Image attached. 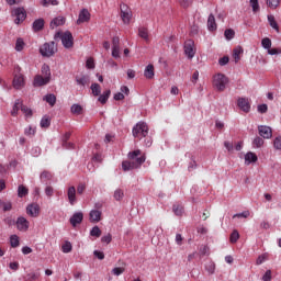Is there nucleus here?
<instances>
[{
	"mask_svg": "<svg viewBox=\"0 0 281 281\" xmlns=\"http://www.w3.org/2000/svg\"><path fill=\"white\" fill-rule=\"evenodd\" d=\"M110 95H111V90H106L103 94L99 97V102H101V104H106Z\"/></svg>",
	"mask_w": 281,
	"mask_h": 281,
	"instance_id": "35",
	"label": "nucleus"
},
{
	"mask_svg": "<svg viewBox=\"0 0 281 281\" xmlns=\"http://www.w3.org/2000/svg\"><path fill=\"white\" fill-rule=\"evenodd\" d=\"M224 36L227 41H232V38H234V36H236V32H234V30L232 29H227L225 32H224Z\"/></svg>",
	"mask_w": 281,
	"mask_h": 281,
	"instance_id": "44",
	"label": "nucleus"
},
{
	"mask_svg": "<svg viewBox=\"0 0 281 281\" xmlns=\"http://www.w3.org/2000/svg\"><path fill=\"white\" fill-rule=\"evenodd\" d=\"M70 137L71 133L67 132L61 138L63 147L67 148L68 150L75 148V145L72 143H69Z\"/></svg>",
	"mask_w": 281,
	"mask_h": 281,
	"instance_id": "18",
	"label": "nucleus"
},
{
	"mask_svg": "<svg viewBox=\"0 0 281 281\" xmlns=\"http://www.w3.org/2000/svg\"><path fill=\"white\" fill-rule=\"evenodd\" d=\"M91 91L93 95L98 97L100 93H102V88L98 83H92Z\"/></svg>",
	"mask_w": 281,
	"mask_h": 281,
	"instance_id": "37",
	"label": "nucleus"
},
{
	"mask_svg": "<svg viewBox=\"0 0 281 281\" xmlns=\"http://www.w3.org/2000/svg\"><path fill=\"white\" fill-rule=\"evenodd\" d=\"M70 111L75 115H80V113H82V105H80V104H72L71 108H70Z\"/></svg>",
	"mask_w": 281,
	"mask_h": 281,
	"instance_id": "38",
	"label": "nucleus"
},
{
	"mask_svg": "<svg viewBox=\"0 0 281 281\" xmlns=\"http://www.w3.org/2000/svg\"><path fill=\"white\" fill-rule=\"evenodd\" d=\"M184 54L188 56V58L192 59L194 54H196V48H194V41L188 40L184 43Z\"/></svg>",
	"mask_w": 281,
	"mask_h": 281,
	"instance_id": "10",
	"label": "nucleus"
},
{
	"mask_svg": "<svg viewBox=\"0 0 281 281\" xmlns=\"http://www.w3.org/2000/svg\"><path fill=\"white\" fill-rule=\"evenodd\" d=\"M261 45L265 49H271V38L266 37L261 41Z\"/></svg>",
	"mask_w": 281,
	"mask_h": 281,
	"instance_id": "49",
	"label": "nucleus"
},
{
	"mask_svg": "<svg viewBox=\"0 0 281 281\" xmlns=\"http://www.w3.org/2000/svg\"><path fill=\"white\" fill-rule=\"evenodd\" d=\"M60 25H65V18L64 16H57L50 22V27L54 30V27H58Z\"/></svg>",
	"mask_w": 281,
	"mask_h": 281,
	"instance_id": "27",
	"label": "nucleus"
},
{
	"mask_svg": "<svg viewBox=\"0 0 281 281\" xmlns=\"http://www.w3.org/2000/svg\"><path fill=\"white\" fill-rule=\"evenodd\" d=\"M15 225L19 232H27L30 229V221L23 216L18 217Z\"/></svg>",
	"mask_w": 281,
	"mask_h": 281,
	"instance_id": "11",
	"label": "nucleus"
},
{
	"mask_svg": "<svg viewBox=\"0 0 281 281\" xmlns=\"http://www.w3.org/2000/svg\"><path fill=\"white\" fill-rule=\"evenodd\" d=\"M76 82H77V85H80L81 87H87V85H89V82H91V80L89 79V76L83 75L80 77H76Z\"/></svg>",
	"mask_w": 281,
	"mask_h": 281,
	"instance_id": "23",
	"label": "nucleus"
},
{
	"mask_svg": "<svg viewBox=\"0 0 281 281\" xmlns=\"http://www.w3.org/2000/svg\"><path fill=\"white\" fill-rule=\"evenodd\" d=\"M23 47H25V42H23V38H18L15 43L16 52H23Z\"/></svg>",
	"mask_w": 281,
	"mask_h": 281,
	"instance_id": "45",
	"label": "nucleus"
},
{
	"mask_svg": "<svg viewBox=\"0 0 281 281\" xmlns=\"http://www.w3.org/2000/svg\"><path fill=\"white\" fill-rule=\"evenodd\" d=\"M133 16V13L131 12V9L126 4H121V19L125 25H128L131 23V19Z\"/></svg>",
	"mask_w": 281,
	"mask_h": 281,
	"instance_id": "7",
	"label": "nucleus"
},
{
	"mask_svg": "<svg viewBox=\"0 0 281 281\" xmlns=\"http://www.w3.org/2000/svg\"><path fill=\"white\" fill-rule=\"evenodd\" d=\"M90 236H94L95 238H100V236H102V231L100 229V227L94 226L90 231Z\"/></svg>",
	"mask_w": 281,
	"mask_h": 281,
	"instance_id": "41",
	"label": "nucleus"
},
{
	"mask_svg": "<svg viewBox=\"0 0 281 281\" xmlns=\"http://www.w3.org/2000/svg\"><path fill=\"white\" fill-rule=\"evenodd\" d=\"M44 100L50 105L54 106L56 104V95L55 94H47L44 97Z\"/></svg>",
	"mask_w": 281,
	"mask_h": 281,
	"instance_id": "36",
	"label": "nucleus"
},
{
	"mask_svg": "<svg viewBox=\"0 0 281 281\" xmlns=\"http://www.w3.org/2000/svg\"><path fill=\"white\" fill-rule=\"evenodd\" d=\"M263 281H271V270H267L262 277Z\"/></svg>",
	"mask_w": 281,
	"mask_h": 281,
	"instance_id": "64",
	"label": "nucleus"
},
{
	"mask_svg": "<svg viewBox=\"0 0 281 281\" xmlns=\"http://www.w3.org/2000/svg\"><path fill=\"white\" fill-rule=\"evenodd\" d=\"M114 199H115V201H122V199H124V190L116 189L114 191Z\"/></svg>",
	"mask_w": 281,
	"mask_h": 281,
	"instance_id": "42",
	"label": "nucleus"
},
{
	"mask_svg": "<svg viewBox=\"0 0 281 281\" xmlns=\"http://www.w3.org/2000/svg\"><path fill=\"white\" fill-rule=\"evenodd\" d=\"M243 53H244V49L241 48V46H237L233 49V58H234L235 63L240 61V55Z\"/></svg>",
	"mask_w": 281,
	"mask_h": 281,
	"instance_id": "26",
	"label": "nucleus"
},
{
	"mask_svg": "<svg viewBox=\"0 0 281 281\" xmlns=\"http://www.w3.org/2000/svg\"><path fill=\"white\" fill-rule=\"evenodd\" d=\"M173 210V214H176V216H181L183 214V206L179 205V204H175L172 206Z\"/></svg>",
	"mask_w": 281,
	"mask_h": 281,
	"instance_id": "43",
	"label": "nucleus"
},
{
	"mask_svg": "<svg viewBox=\"0 0 281 281\" xmlns=\"http://www.w3.org/2000/svg\"><path fill=\"white\" fill-rule=\"evenodd\" d=\"M74 247L71 246V244L69 241H66L63 246H61V250L64 254H70L71 249Z\"/></svg>",
	"mask_w": 281,
	"mask_h": 281,
	"instance_id": "48",
	"label": "nucleus"
},
{
	"mask_svg": "<svg viewBox=\"0 0 281 281\" xmlns=\"http://www.w3.org/2000/svg\"><path fill=\"white\" fill-rule=\"evenodd\" d=\"M89 21H91V13H89V10L82 9L79 13L77 25H81V23H89Z\"/></svg>",
	"mask_w": 281,
	"mask_h": 281,
	"instance_id": "12",
	"label": "nucleus"
},
{
	"mask_svg": "<svg viewBox=\"0 0 281 281\" xmlns=\"http://www.w3.org/2000/svg\"><path fill=\"white\" fill-rule=\"evenodd\" d=\"M257 111H258V113H267V111H269V106L265 103L260 104V105H258Z\"/></svg>",
	"mask_w": 281,
	"mask_h": 281,
	"instance_id": "54",
	"label": "nucleus"
},
{
	"mask_svg": "<svg viewBox=\"0 0 281 281\" xmlns=\"http://www.w3.org/2000/svg\"><path fill=\"white\" fill-rule=\"evenodd\" d=\"M41 212V206H38V204H29L26 207V214H29V216H32L33 218H36V216H38Z\"/></svg>",
	"mask_w": 281,
	"mask_h": 281,
	"instance_id": "15",
	"label": "nucleus"
},
{
	"mask_svg": "<svg viewBox=\"0 0 281 281\" xmlns=\"http://www.w3.org/2000/svg\"><path fill=\"white\" fill-rule=\"evenodd\" d=\"M45 194L46 196H54V188L52 186H47L45 188Z\"/></svg>",
	"mask_w": 281,
	"mask_h": 281,
	"instance_id": "56",
	"label": "nucleus"
},
{
	"mask_svg": "<svg viewBox=\"0 0 281 281\" xmlns=\"http://www.w3.org/2000/svg\"><path fill=\"white\" fill-rule=\"evenodd\" d=\"M22 105H23V101H21V99L15 100V103H14L13 109L11 111V115L13 117H16V115H19V110L21 109Z\"/></svg>",
	"mask_w": 281,
	"mask_h": 281,
	"instance_id": "25",
	"label": "nucleus"
},
{
	"mask_svg": "<svg viewBox=\"0 0 281 281\" xmlns=\"http://www.w3.org/2000/svg\"><path fill=\"white\" fill-rule=\"evenodd\" d=\"M250 5L252 8V12H258V10H260V4L258 3V0H250Z\"/></svg>",
	"mask_w": 281,
	"mask_h": 281,
	"instance_id": "51",
	"label": "nucleus"
},
{
	"mask_svg": "<svg viewBox=\"0 0 281 281\" xmlns=\"http://www.w3.org/2000/svg\"><path fill=\"white\" fill-rule=\"evenodd\" d=\"M23 87H25V77L22 74L14 75L13 88L23 89Z\"/></svg>",
	"mask_w": 281,
	"mask_h": 281,
	"instance_id": "14",
	"label": "nucleus"
},
{
	"mask_svg": "<svg viewBox=\"0 0 281 281\" xmlns=\"http://www.w3.org/2000/svg\"><path fill=\"white\" fill-rule=\"evenodd\" d=\"M111 240H113V237L111 236V234L104 235L101 238V243H106V245H109V243H111Z\"/></svg>",
	"mask_w": 281,
	"mask_h": 281,
	"instance_id": "59",
	"label": "nucleus"
},
{
	"mask_svg": "<svg viewBox=\"0 0 281 281\" xmlns=\"http://www.w3.org/2000/svg\"><path fill=\"white\" fill-rule=\"evenodd\" d=\"M273 145L277 150H281V136L274 138Z\"/></svg>",
	"mask_w": 281,
	"mask_h": 281,
	"instance_id": "55",
	"label": "nucleus"
},
{
	"mask_svg": "<svg viewBox=\"0 0 281 281\" xmlns=\"http://www.w3.org/2000/svg\"><path fill=\"white\" fill-rule=\"evenodd\" d=\"M90 222L91 223H100L101 218H102V212L98 211V210H92L90 212Z\"/></svg>",
	"mask_w": 281,
	"mask_h": 281,
	"instance_id": "20",
	"label": "nucleus"
},
{
	"mask_svg": "<svg viewBox=\"0 0 281 281\" xmlns=\"http://www.w3.org/2000/svg\"><path fill=\"white\" fill-rule=\"evenodd\" d=\"M124 271H125V269L124 268H114L113 270H112V273L114 274V276H122V273H124Z\"/></svg>",
	"mask_w": 281,
	"mask_h": 281,
	"instance_id": "60",
	"label": "nucleus"
},
{
	"mask_svg": "<svg viewBox=\"0 0 281 281\" xmlns=\"http://www.w3.org/2000/svg\"><path fill=\"white\" fill-rule=\"evenodd\" d=\"M85 218V215L82 212H77L70 217V224L72 227H76V225H80L82 223V220Z\"/></svg>",
	"mask_w": 281,
	"mask_h": 281,
	"instance_id": "16",
	"label": "nucleus"
},
{
	"mask_svg": "<svg viewBox=\"0 0 281 281\" xmlns=\"http://www.w3.org/2000/svg\"><path fill=\"white\" fill-rule=\"evenodd\" d=\"M237 106L243 111L244 113H249L251 111V103L249 102L248 98H238L237 99Z\"/></svg>",
	"mask_w": 281,
	"mask_h": 281,
	"instance_id": "8",
	"label": "nucleus"
},
{
	"mask_svg": "<svg viewBox=\"0 0 281 281\" xmlns=\"http://www.w3.org/2000/svg\"><path fill=\"white\" fill-rule=\"evenodd\" d=\"M50 124H52V121L49 120V116H43V119L41 120V127L49 128Z\"/></svg>",
	"mask_w": 281,
	"mask_h": 281,
	"instance_id": "40",
	"label": "nucleus"
},
{
	"mask_svg": "<svg viewBox=\"0 0 281 281\" xmlns=\"http://www.w3.org/2000/svg\"><path fill=\"white\" fill-rule=\"evenodd\" d=\"M268 8H271V10H276L278 5H280V0H267Z\"/></svg>",
	"mask_w": 281,
	"mask_h": 281,
	"instance_id": "46",
	"label": "nucleus"
},
{
	"mask_svg": "<svg viewBox=\"0 0 281 281\" xmlns=\"http://www.w3.org/2000/svg\"><path fill=\"white\" fill-rule=\"evenodd\" d=\"M86 66L88 69H95V63L93 61V58H88L86 61Z\"/></svg>",
	"mask_w": 281,
	"mask_h": 281,
	"instance_id": "52",
	"label": "nucleus"
},
{
	"mask_svg": "<svg viewBox=\"0 0 281 281\" xmlns=\"http://www.w3.org/2000/svg\"><path fill=\"white\" fill-rule=\"evenodd\" d=\"M21 111L26 115V117H32V110L25 105H21Z\"/></svg>",
	"mask_w": 281,
	"mask_h": 281,
	"instance_id": "50",
	"label": "nucleus"
},
{
	"mask_svg": "<svg viewBox=\"0 0 281 281\" xmlns=\"http://www.w3.org/2000/svg\"><path fill=\"white\" fill-rule=\"evenodd\" d=\"M127 159L130 160H124L122 162V169L124 172L142 168V164L146 161V154H143L140 149H136L127 154Z\"/></svg>",
	"mask_w": 281,
	"mask_h": 281,
	"instance_id": "1",
	"label": "nucleus"
},
{
	"mask_svg": "<svg viewBox=\"0 0 281 281\" xmlns=\"http://www.w3.org/2000/svg\"><path fill=\"white\" fill-rule=\"evenodd\" d=\"M205 270L210 276L214 274V271H216V263L214 261H210L205 265Z\"/></svg>",
	"mask_w": 281,
	"mask_h": 281,
	"instance_id": "32",
	"label": "nucleus"
},
{
	"mask_svg": "<svg viewBox=\"0 0 281 281\" xmlns=\"http://www.w3.org/2000/svg\"><path fill=\"white\" fill-rule=\"evenodd\" d=\"M58 52V47L55 42L45 43L40 47V54L46 58L54 56Z\"/></svg>",
	"mask_w": 281,
	"mask_h": 281,
	"instance_id": "4",
	"label": "nucleus"
},
{
	"mask_svg": "<svg viewBox=\"0 0 281 281\" xmlns=\"http://www.w3.org/2000/svg\"><path fill=\"white\" fill-rule=\"evenodd\" d=\"M27 188L23 184H20L18 188V196H20V199H23V196H27Z\"/></svg>",
	"mask_w": 281,
	"mask_h": 281,
	"instance_id": "33",
	"label": "nucleus"
},
{
	"mask_svg": "<svg viewBox=\"0 0 281 281\" xmlns=\"http://www.w3.org/2000/svg\"><path fill=\"white\" fill-rule=\"evenodd\" d=\"M49 77H43V75H36L33 81L34 87H45V85H49Z\"/></svg>",
	"mask_w": 281,
	"mask_h": 281,
	"instance_id": "13",
	"label": "nucleus"
},
{
	"mask_svg": "<svg viewBox=\"0 0 281 281\" xmlns=\"http://www.w3.org/2000/svg\"><path fill=\"white\" fill-rule=\"evenodd\" d=\"M138 36L140 37V38H143L144 41H146V43H148V41H149V35H148V29H146V27H139L138 29Z\"/></svg>",
	"mask_w": 281,
	"mask_h": 281,
	"instance_id": "28",
	"label": "nucleus"
},
{
	"mask_svg": "<svg viewBox=\"0 0 281 281\" xmlns=\"http://www.w3.org/2000/svg\"><path fill=\"white\" fill-rule=\"evenodd\" d=\"M12 16H15L14 23L19 25L20 23H23V21H25V19L27 18V13L25 12V9L16 8L12 11Z\"/></svg>",
	"mask_w": 281,
	"mask_h": 281,
	"instance_id": "6",
	"label": "nucleus"
},
{
	"mask_svg": "<svg viewBox=\"0 0 281 281\" xmlns=\"http://www.w3.org/2000/svg\"><path fill=\"white\" fill-rule=\"evenodd\" d=\"M52 172L49 171H43L40 176V179L43 183H45L46 181H52Z\"/></svg>",
	"mask_w": 281,
	"mask_h": 281,
	"instance_id": "34",
	"label": "nucleus"
},
{
	"mask_svg": "<svg viewBox=\"0 0 281 281\" xmlns=\"http://www.w3.org/2000/svg\"><path fill=\"white\" fill-rule=\"evenodd\" d=\"M113 58H120V46H112Z\"/></svg>",
	"mask_w": 281,
	"mask_h": 281,
	"instance_id": "53",
	"label": "nucleus"
},
{
	"mask_svg": "<svg viewBox=\"0 0 281 281\" xmlns=\"http://www.w3.org/2000/svg\"><path fill=\"white\" fill-rule=\"evenodd\" d=\"M42 76L44 78H48L49 80H52V70L49 69V66H47L46 64L42 66Z\"/></svg>",
	"mask_w": 281,
	"mask_h": 281,
	"instance_id": "29",
	"label": "nucleus"
},
{
	"mask_svg": "<svg viewBox=\"0 0 281 281\" xmlns=\"http://www.w3.org/2000/svg\"><path fill=\"white\" fill-rule=\"evenodd\" d=\"M55 38H60L66 49H71V47H74V35L69 31H66L64 33L57 32L55 34Z\"/></svg>",
	"mask_w": 281,
	"mask_h": 281,
	"instance_id": "2",
	"label": "nucleus"
},
{
	"mask_svg": "<svg viewBox=\"0 0 281 281\" xmlns=\"http://www.w3.org/2000/svg\"><path fill=\"white\" fill-rule=\"evenodd\" d=\"M200 254H201V256H207L210 254V247L201 246Z\"/></svg>",
	"mask_w": 281,
	"mask_h": 281,
	"instance_id": "57",
	"label": "nucleus"
},
{
	"mask_svg": "<svg viewBox=\"0 0 281 281\" xmlns=\"http://www.w3.org/2000/svg\"><path fill=\"white\" fill-rule=\"evenodd\" d=\"M258 133L263 139H271L273 137V130L267 125H259Z\"/></svg>",
	"mask_w": 281,
	"mask_h": 281,
	"instance_id": "9",
	"label": "nucleus"
},
{
	"mask_svg": "<svg viewBox=\"0 0 281 281\" xmlns=\"http://www.w3.org/2000/svg\"><path fill=\"white\" fill-rule=\"evenodd\" d=\"M227 82H229V79L223 74H217L213 77V87L218 91H225Z\"/></svg>",
	"mask_w": 281,
	"mask_h": 281,
	"instance_id": "5",
	"label": "nucleus"
},
{
	"mask_svg": "<svg viewBox=\"0 0 281 281\" xmlns=\"http://www.w3.org/2000/svg\"><path fill=\"white\" fill-rule=\"evenodd\" d=\"M144 76L147 80H153L155 78V66H153V64H149L145 68Z\"/></svg>",
	"mask_w": 281,
	"mask_h": 281,
	"instance_id": "19",
	"label": "nucleus"
},
{
	"mask_svg": "<svg viewBox=\"0 0 281 281\" xmlns=\"http://www.w3.org/2000/svg\"><path fill=\"white\" fill-rule=\"evenodd\" d=\"M67 196L70 205H76V187H69L67 190Z\"/></svg>",
	"mask_w": 281,
	"mask_h": 281,
	"instance_id": "17",
	"label": "nucleus"
},
{
	"mask_svg": "<svg viewBox=\"0 0 281 281\" xmlns=\"http://www.w3.org/2000/svg\"><path fill=\"white\" fill-rule=\"evenodd\" d=\"M256 161H258V156L252 151H249L245 155V162L247 166H249V164H256Z\"/></svg>",
	"mask_w": 281,
	"mask_h": 281,
	"instance_id": "22",
	"label": "nucleus"
},
{
	"mask_svg": "<svg viewBox=\"0 0 281 281\" xmlns=\"http://www.w3.org/2000/svg\"><path fill=\"white\" fill-rule=\"evenodd\" d=\"M93 255L95 256V258H98L99 260H104V252L100 251V250H94Z\"/></svg>",
	"mask_w": 281,
	"mask_h": 281,
	"instance_id": "63",
	"label": "nucleus"
},
{
	"mask_svg": "<svg viewBox=\"0 0 281 281\" xmlns=\"http://www.w3.org/2000/svg\"><path fill=\"white\" fill-rule=\"evenodd\" d=\"M207 27L210 32L216 31V19L214 18V14H210L207 19Z\"/></svg>",
	"mask_w": 281,
	"mask_h": 281,
	"instance_id": "24",
	"label": "nucleus"
},
{
	"mask_svg": "<svg viewBox=\"0 0 281 281\" xmlns=\"http://www.w3.org/2000/svg\"><path fill=\"white\" fill-rule=\"evenodd\" d=\"M268 54H269L270 56H276V55H278V54H281V49H280V48H269V49H268Z\"/></svg>",
	"mask_w": 281,
	"mask_h": 281,
	"instance_id": "58",
	"label": "nucleus"
},
{
	"mask_svg": "<svg viewBox=\"0 0 281 281\" xmlns=\"http://www.w3.org/2000/svg\"><path fill=\"white\" fill-rule=\"evenodd\" d=\"M268 23L269 25L276 30L277 32H279L280 26H278V22H276V16L273 15H268Z\"/></svg>",
	"mask_w": 281,
	"mask_h": 281,
	"instance_id": "31",
	"label": "nucleus"
},
{
	"mask_svg": "<svg viewBox=\"0 0 281 281\" xmlns=\"http://www.w3.org/2000/svg\"><path fill=\"white\" fill-rule=\"evenodd\" d=\"M238 238H240V234L238 233V231H233L229 237L231 243H238Z\"/></svg>",
	"mask_w": 281,
	"mask_h": 281,
	"instance_id": "47",
	"label": "nucleus"
},
{
	"mask_svg": "<svg viewBox=\"0 0 281 281\" xmlns=\"http://www.w3.org/2000/svg\"><path fill=\"white\" fill-rule=\"evenodd\" d=\"M227 63H229V57L227 56H224L218 60V64L221 65V67H224V65H227Z\"/></svg>",
	"mask_w": 281,
	"mask_h": 281,
	"instance_id": "61",
	"label": "nucleus"
},
{
	"mask_svg": "<svg viewBox=\"0 0 281 281\" xmlns=\"http://www.w3.org/2000/svg\"><path fill=\"white\" fill-rule=\"evenodd\" d=\"M252 146L254 148H262V146H265V139H262L260 136L255 137L252 140Z\"/></svg>",
	"mask_w": 281,
	"mask_h": 281,
	"instance_id": "30",
	"label": "nucleus"
},
{
	"mask_svg": "<svg viewBox=\"0 0 281 281\" xmlns=\"http://www.w3.org/2000/svg\"><path fill=\"white\" fill-rule=\"evenodd\" d=\"M2 209L3 212H10V210H12V202H4Z\"/></svg>",
	"mask_w": 281,
	"mask_h": 281,
	"instance_id": "62",
	"label": "nucleus"
},
{
	"mask_svg": "<svg viewBox=\"0 0 281 281\" xmlns=\"http://www.w3.org/2000/svg\"><path fill=\"white\" fill-rule=\"evenodd\" d=\"M133 137L144 139L148 135V125L144 122H138L132 130Z\"/></svg>",
	"mask_w": 281,
	"mask_h": 281,
	"instance_id": "3",
	"label": "nucleus"
},
{
	"mask_svg": "<svg viewBox=\"0 0 281 281\" xmlns=\"http://www.w3.org/2000/svg\"><path fill=\"white\" fill-rule=\"evenodd\" d=\"M45 27V20L37 19L33 22L32 29L33 32H41Z\"/></svg>",
	"mask_w": 281,
	"mask_h": 281,
	"instance_id": "21",
	"label": "nucleus"
},
{
	"mask_svg": "<svg viewBox=\"0 0 281 281\" xmlns=\"http://www.w3.org/2000/svg\"><path fill=\"white\" fill-rule=\"evenodd\" d=\"M10 245L13 248H16V247H19V245H21V243L19 240V237L16 235H11V237H10Z\"/></svg>",
	"mask_w": 281,
	"mask_h": 281,
	"instance_id": "39",
	"label": "nucleus"
}]
</instances>
